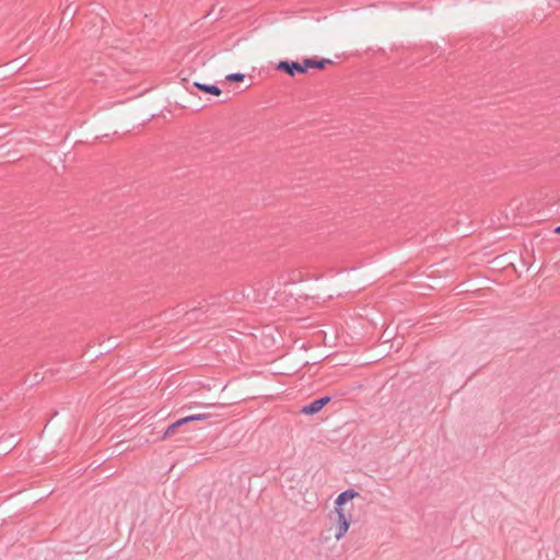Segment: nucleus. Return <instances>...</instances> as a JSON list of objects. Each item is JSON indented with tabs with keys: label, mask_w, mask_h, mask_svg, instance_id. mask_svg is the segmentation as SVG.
I'll list each match as a JSON object with an SVG mask.
<instances>
[{
	"label": "nucleus",
	"mask_w": 560,
	"mask_h": 560,
	"mask_svg": "<svg viewBox=\"0 0 560 560\" xmlns=\"http://www.w3.org/2000/svg\"><path fill=\"white\" fill-rule=\"evenodd\" d=\"M208 418H209V416L206 415V413H198V415H192V416H188V417L182 418V419L177 420L176 422H174L172 425L168 427V429L165 432V435L172 434L175 431V428H177V427H179V425H182L184 423H187V422H190V421L206 420Z\"/></svg>",
	"instance_id": "20e7f679"
},
{
	"label": "nucleus",
	"mask_w": 560,
	"mask_h": 560,
	"mask_svg": "<svg viewBox=\"0 0 560 560\" xmlns=\"http://www.w3.org/2000/svg\"><path fill=\"white\" fill-rule=\"evenodd\" d=\"M330 60L328 59H322V60H318V61H314L311 59V67L310 68H316V69H323L325 67V65L329 63Z\"/></svg>",
	"instance_id": "423d86ee"
},
{
	"label": "nucleus",
	"mask_w": 560,
	"mask_h": 560,
	"mask_svg": "<svg viewBox=\"0 0 560 560\" xmlns=\"http://www.w3.org/2000/svg\"><path fill=\"white\" fill-rule=\"evenodd\" d=\"M310 67H311V59H305L302 63H299L295 61H293V62L280 61L277 65L278 70H282L291 77L295 75L296 73H305Z\"/></svg>",
	"instance_id": "f03ea898"
},
{
	"label": "nucleus",
	"mask_w": 560,
	"mask_h": 560,
	"mask_svg": "<svg viewBox=\"0 0 560 560\" xmlns=\"http://www.w3.org/2000/svg\"><path fill=\"white\" fill-rule=\"evenodd\" d=\"M360 493L354 489H348L340 492L334 502V510L328 515L330 530L337 541L343 539L353 523V500L359 498Z\"/></svg>",
	"instance_id": "f257e3e1"
},
{
	"label": "nucleus",
	"mask_w": 560,
	"mask_h": 560,
	"mask_svg": "<svg viewBox=\"0 0 560 560\" xmlns=\"http://www.w3.org/2000/svg\"><path fill=\"white\" fill-rule=\"evenodd\" d=\"M556 233H560V226L556 229Z\"/></svg>",
	"instance_id": "6e6552de"
},
{
	"label": "nucleus",
	"mask_w": 560,
	"mask_h": 560,
	"mask_svg": "<svg viewBox=\"0 0 560 560\" xmlns=\"http://www.w3.org/2000/svg\"><path fill=\"white\" fill-rule=\"evenodd\" d=\"M195 86L198 88L199 90H201V91H203L206 93L212 94L214 96L221 95V90L217 85L202 84V83L196 82Z\"/></svg>",
	"instance_id": "39448f33"
},
{
	"label": "nucleus",
	"mask_w": 560,
	"mask_h": 560,
	"mask_svg": "<svg viewBox=\"0 0 560 560\" xmlns=\"http://www.w3.org/2000/svg\"><path fill=\"white\" fill-rule=\"evenodd\" d=\"M244 78L245 77L243 73H231L226 75V80L230 82H241L244 80Z\"/></svg>",
	"instance_id": "0eeeda50"
},
{
	"label": "nucleus",
	"mask_w": 560,
	"mask_h": 560,
	"mask_svg": "<svg viewBox=\"0 0 560 560\" xmlns=\"http://www.w3.org/2000/svg\"><path fill=\"white\" fill-rule=\"evenodd\" d=\"M330 400L329 397H323L312 401L310 405H306L302 408L301 412L304 415H315L319 412Z\"/></svg>",
	"instance_id": "7ed1b4c3"
}]
</instances>
